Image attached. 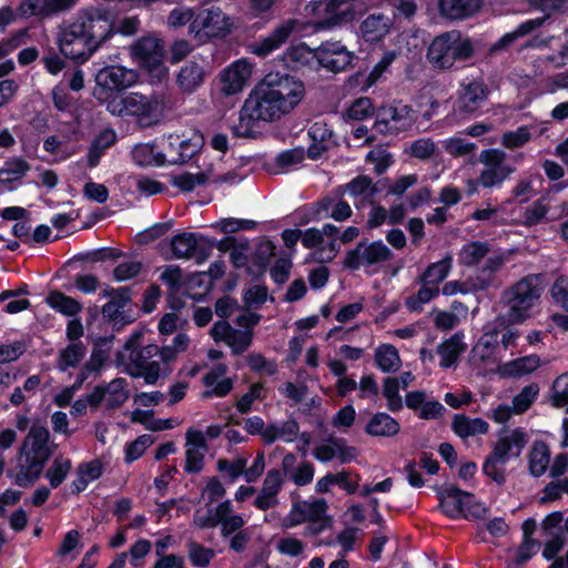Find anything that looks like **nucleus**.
Returning <instances> with one entry per match:
<instances>
[{"mask_svg":"<svg viewBox=\"0 0 568 568\" xmlns=\"http://www.w3.org/2000/svg\"><path fill=\"white\" fill-rule=\"evenodd\" d=\"M45 303L53 311L68 317H75L83 310L82 304L78 300L55 290L48 293Z\"/></svg>","mask_w":568,"mask_h":568,"instance_id":"37","label":"nucleus"},{"mask_svg":"<svg viewBox=\"0 0 568 568\" xmlns=\"http://www.w3.org/2000/svg\"><path fill=\"white\" fill-rule=\"evenodd\" d=\"M132 159L140 166H161L164 165V154L160 150L159 143L136 144L132 150Z\"/></svg>","mask_w":568,"mask_h":568,"instance_id":"38","label":"nucleus"},{"mask_svg":"<svg viewBox=\"0 0 568 568\" xmlns=\"http://www.w3.org/2000/svg\"><path fill=\"white\" fill-rule=\"evenodd\" d=\"M326 510L327 503L322 498L295 501L288 514L281 520V527L290 529L304 523H314L321 524L318 529L321 530L326 519Z\"/></svg>","mask_w":568,"mask_h":568,"instance_id":"13","label":"nucleus"},{"mask_svg":"<svg viewBox=\"0 0 568 568\" xmlns=\"http://www.w3.org/2000/svg\"><path fill=\"white\" fill-rule=\"evenodd\" d=\"M283 485V478L278 470H270L263 481L262 489L254 500L256 508L267 510L277 505V494Z\"/></svg>","mask_w":568,"mask_h":568,"instance_id":"28","label":"nucleus"},{"mask_svg":"<svg viewBox=\"0 0 568 568\" xmlns=\"http://www.w3.org/2000/svg\"><path fill=\"white\" fill-rule=\"evenodd\" d=\"M247 466V460L244 457L237 456L233 459H219L217 469L224 474L230 480L234 481L240 476H244V469Z\"/></svg>","mask_w":568,"mask_h":568,"instance_id":"62","label":"nucleus"},{"mask_svg":"<svg viewBox=\"0 0 568 568\" xmlns=\"http://www.w3.org/2000/svg\"><path fill=\"white\" fill-rule=\"evenodd\" d=\"M498 343V334L496 331H486L477 344L471 349L474 361L487 362L493 358L495 348Z\"/></svg>","mask_w":568,"mask_h":568,"instance_id":"51","label":"nucleus"},{"mask_svg":"<svg viewBox=\"0 0 568 568\" xmlns=\"http://www.w3.org/2000/svg\"><path fill=\"white\" fill-rule=\"evenodd\" d=\"M453 258L447 255L443 260L432 263L422 276L423 283L438 287L452 270Z\"/></svg>","mask_w":568,"mask_h":568,"instance_id":"50","label":"nucleus"},{"mask_svg":"<svg viewBox=\"0 0 568 568\" xmlns=\"http://www.w3.org/2000/svg\"><path fill=\"white\" fill-rule=\"evenodd\" d=\"M85 347L82 343H71L62 349L58 357V368L67 371L70 367H75L84 357Z\"/></svg>","mask_w":568,"mask_h":568,"instance_id":"54","label":"nucleus"},{"mask_svg":"<svg viewBox=\"0 0 568 568\" xmlns=\"http://www.w3.org/2000/svg\"><path fill=\"white\" fill-rule=\"evenodd\" d=\"M30 170L29 163L22 158L16 156L4 162L0 169V182H14L21 180Z\"/></svg>","mask_w":568,"mask_h":568,"instance_id":"52","label":"nucleus"},{"mask_svg":"<svg viewBox=\"0 0 568 568\" xmlns=\"http://www.w3.org/2000/svg\"><path fill=\"white\" fill-rule=\"evenodd\" d=\"M205 71L202 64L191 61L185 63L176 75V84L183 93L195 92L204 82Z\"/></svg>","mask_w":568,"mask_h":568,"instance_id":"31","label":"nucleus"},{"mask_svg":"<svg viewBox=\"0 0 568 568\" xmlns=\"http://www.w3.org/2000/svg\"><path fill=\"white\" fill-rule=\"evenodd\" d=\"M481 0H438L439 13L449 20H464L475 14Z\"/></svg>","mask_w":568,"mask_h":568,"instance_id":"29","label":"nucleus"},{"mask_svg":"<svg viewBox=\"0 0 568 568\" xmlns=\"http://www.w3.org/2000/svg\"><path fill=\"white\" fill-rule=\"evenodd\" d=\"M452 426L456 435L462 438L484 435L489 430V424L485 419L466 415H456Z\"/></svg>","mask_w":568,"mask_h":568,"instance_id":"39","label":"nucleus"},{"mask_svg":"<svg viewBox=\"0 0 568 568\" xmlns=\"http://www.w3.org/2000/svg\"><path fill=\"white\" fill-rule=\"evenodd\" d=\"M233 28L232 19L219 7L200 10L189 27V33L194 37H225Z\"/></svg>","mask_w":568,"mask_h":568,"instance_id":"11","label":"nucleus"},{"mask_svg":"<svg viewBox=\"0 0 568 568\" xmlns=\"http://www.w3.org/2000/svg\"><path fill=\"white\" fill-rule=\"evenodd\" d=\"M400 389L399 379L388 377L384 381L383 395L387 400L388 409L392 412H397L403 407L402 396L399 395Z\"/></svg>","mask_w":568,"mask_h":568,"instance_id":"60","label":"nucleus"},{"mask_svg":"<svg viewBox=\"0 0 568 568\" xmlns=\"http://www.w3.org/2000/svg\"><path fill=\"white\" fill-rule=\"evenodd\" d=\"M333 485H338L347 494H354L357 489V483L349 479V475L346 471H339L336 474H327L316 481L315 490L318 494H325L331 490Z\"/></svg>","mask_w":568,"mask_h":568,"instance_id":"46","label":"nucleus"},{"mask_svg":"<svg viewBox=\"0 0 568 568\" xmlns=\"http://www.w3.org/2000/svg\"><path fill=\"white\" fill-rule=\"evenodd\" d=\"M540 365V357L532 354L503 364L498 373L504 377H521L535 372Z\"/></svg>","mask_w":568,"mask_h":568,"instance_id":"36","label":"nucleus"},{"mask_svg":"<svg viewBox=\"0 0 568 568\" xmlns=\"http://www.w3.org/2000/svg\"><path fill=\"white\" fill-rule=\"evenodd\" d=\"M547 130L545 124L521 125L513 131H506L500 143L507 149H518L527 144L534 136L541 135Z\"/></svg>","mask_w":568,"mask_h":568,"instance_id":"33","label":"nucleus"},{"mask_svg":"<svg viewBox=\"0 0 568 568\" xmlns=\"http://www.w3.org/2000/svg\"><path fill=\"white\" fill-rule=\"evenodd\" d=\"M390 250L381 241L371 244H359L347 255L346 264L351 268L374 265L390 260Z\"/></svg>","mask_w":568,"mask_h":568,"instance_id":"20","label":"nucleus"},{"mask_svg":"<svg viewBox=\"0 0 568 568\" xmlns=\"http://www.w3.org/2000/svg\"><path fill=\"white\" fill-rule=\"evenodd\" d=\"M45 462L20 455L17 470L9 473L14 484L20 487L32 485L41 475Z\"/></svg>","mask_w":568,"mask_h":568,"instance_id":"30","label":"nucleus"},{"mask_svg":"<svg viewBox=\"0 0 568 568\" xmlns=\"http://www.w3.org/2000/svg\"><path fill=\"white\" fill-rule=\"evenodd\" d=\"M202 237L194 233H182L172 239V251L178 258L191 257L200 245Z\"/></svg>","mask_w":568,"mask_h":568,"instance_id":"49","label":"nucleus"},{"mask_svg":"<svg viewBox=\"0 0 568 568\" xmlns=\"http://www.w3.org/2000/svg\"><path fill=\"white\" fill-rule=\"evenodd\" d=\"M488 252L484 243L471 242L463 246L459 253V261L465 265L477 264Z\"/></svg>","mask_w":568,"mask_h":568,"instance_id":"64","label":"nucleus"},{"mask_svg":"<svg viewBox=\"0 0 568 568\" xmlns=\"http://www.w3.org/2000/svg\"><path fill=\"white\" fill-rule=\"evenodd\" d=\"M487 98L485 84L480 80H464L460 84L458 108L466 113L478 110Z\"/></svg>","mask_w":568,"mask_h":568,"instance_id":"26","label":"nucleus"},{"mask_svg":"<svg viewBox=\"0 0 568 568\" xmlns=\"http://www.w3.org/2000/svg\"><path fill=\"white\" fill-rule=\"evenodd\" d=\"M542 292V282L538 275L526 276L507 288L504 294L507 321L521 324L535 317L540 310Z\"/></svg>","mask_w":568,"mask_h":568,"instance_id":"3","label":"nucleus"},{"mask_svg":"<svg viewBox=\"0 0 568 568\" xmlns=\"http://www.w3.org/2000/svg\"><path fill=\"white\" fill-rule=\"evenodd\" d=\"M528 471L532 477L542 476L549 468L550 450L546 443L535 440L530 446L527 456Z\"/></svg>","mask_w":568,"mask_h":568,"instance_id":"34","label":"nucleus"},{"mask_svg":"<svg viewBox=\"0 0 568 568\" xmlns=\"http://www.w3.org/2000/svg\"><path fill=\"white\" fill-rule=\"evenodd\" d=\"M393 26L392 19L384 14H371L361 24V34L366 42H378L386 37Z\"/></svg>","mask_w":568,"mask_h":568,"instance_id":"32","label":"nucleus"},{"mask_svg":"<svg viewBox=\"0 0 568 568\" xmlns=\"http://www.w3.org/2000/svg\"><path fill=\"white\" fill-rule=\"evenodd\" d=\"M346 192L354 197L355 205H358L372 199L375 187L371 179L359 176L346 185Z\"/></svg>","mask_w":568,"mask_h":568,"instance_id":"53","label":"nucleus"},{"mask_svg":"<svg viewBox=\"0 0 568 568\" xmlns=\"http://www.w3.org/2000/svg\"><path fill=\"white\" fill-rule=\"evenodd\" d=\"M305 97L304 83L288 74L268 73L250 92L234 132L248 136L258 122H275L290 114Z\"/></svg>","mask_w":568,"mask_h":568,"instance_id":"1","label":"nucleus"},{"mask_svg":"<svg viewBox=\"0 0 568 568\" xmlns=\"http://www.w3.org/2000/svg\"><path fill=\"white\" fill-rule=\"evenodd\" d=\"M226 372L227 367L224 364H217L211 368L203 378L206 390L202 394V397H224L232 390L233 379L225 376Z\"/></svg>","mask_w":568,"mask_h":568,"instance_id":"27","label":"nucleus"},{"mask_svg":"<svg viewBox=\"0 0 568 568\" xmlns=\"http://www.w3.org/2000/svg\"><path fill=\"white\" fill-rule=\"evenodd\" d=\"M528 434L523 428H508L499 432L491 453L486 457L483 471L496 484L506 481V464L520 456L528 443Z\"/></svg>","mask_w":568,"mask_h":568,"instance_id":"5","label":"nucleus"},{"mask_svg":"<svg viewBox=\"0 0 568 568\" xmlns=\"http://www.w3.org/2000/svg\"><path fill=\"white\" fill-rule=\"evenodd\" d=\"M102 475V464L94 459L79 465L77 478L72 483V490L77 494L83 491L88 485L100 478Z\"/></svg>","mask_w":568,"mask_h":568,"instance_id":"45","label":"nucleus"},{"mask_svg":"<svg viewBox=\"0 0 568 568\" xmlns=\"http://www.w3.org/2000/svg\"><path fill=\"white\" fill-rule=\"evenodd\" d=\"M475 53L474 41L457 30L437 36L428 47L427 59L429 63L443 70L452 69L456 62H464Z\"/></svg>","mask_w":568,"mask_h":568,"instance_id":"6","label":"nucleus"},{"mask_svg":"<svg viewBox=\"0 0 568 568\" xmlns=\"http://www.w3.org/2000/svg\"><path fill=\"white\" fill-rule=\"evenodd\" d=\"M539 387L536 384H530L524 387L518 395L513 399V410L515 414L526 412L532 403L537 399Z\"/></svg>","mask_w":568,"mask_h":568,"instance_id":"61","label":"nucleus"},{"mask_svg":"<svg viewBox=\"0 0 568 568\" xmlns=\"http://www.w3.org/2000/svg\"><path fill=\"white\" fill-rule=\"evenodd\" d=\"M365 430L375 437H392L398 434L399 424L386 413H376L368 420Z\"/></svg>","mask_w":568,"mask_h":568,"instance_id":"40","label":"nucleus"},{"mask_svg":"<svg viewBox=\"0 0 568 568\" xmlns=\"http://www.w3.org/2000/svg\"><path fill=\"white\" fill-rule=\"evenodd\" d=\"M483 169L477 181H468V193L475 194L477 185L485 189H497L515 172V168L507 161V154L499 149H486L479 154Z\"/></svg>","mask_w":568,"mask_h":568,"instance_id":"7","label":"nucleus"},{"mask_svg":"<svg viewBox=\"0 0 568 568\" xmlns=\"http://www.w3.org/2000/svg\"><path fill=\"white\" fill-rule=\"evenodd\" d=\"M550 402L557 408L566 407L568 413V372L557 377L554 382Z\"/></svg>","mask_w":568,"mask_h":568,"instance_id":"57","label":"nucleus"},{"mask_svg":"<svg viewBox=\"0 0 568 568\" xmlns=\"http://www.w3.org/2000/svg\"><path fill=\"white\" fill-rule=\"evenodd\" d=\"M211 336L215 342H224L234 354H241L252 344L253 332L234 329L227 322L219 321L213 325Z\"/></svg>","mask_w":568,"mask_h":568,"instance_id":"21","label":"nucleus"},{"mask_svg":"<svg viewBox=\"0 0 568 568\" xmlns=\"http://www.w3.org/2000/svg\"><path fill=\"white\" fill-rule=\"evenodd\" d=\"M106 109L114 115L134 116L144 126L158 123L169 109V99L164 93L143 95L130 93L114 94L108 102Z\"/></svg>","mask_w":568,"mask_h":568,"instance_id":"4","label":"nucleus"},{"mask_svg":"<svg viewBox=\"0 0 568 568\" xmlns=\"http://www.w3.org/2000/svg\"><path fill=\"white\" fill-rule=\"evenodd\" d=\"M317 60V49L313 50L304 43L291 45L283 54V61L290 69H298Z\"/></svg>","mask_w":568,"mask_h":568,"instance_id":"43","label":"nucleus"},{"mask_svg":"<svg viewBox=\"0 0 568 568\" xmlns=\"http://www.w3.org/2000/svg\"><path fill=\"white\" fill-rule=\"evenodd\" d=\"M194 523L202 528L221 525L222 534L225 536L239 530L245 524L241 515L233 514V506L230 500L220 503L213 509H209L206 514L197 510Z\"/></svg>","mask_w":568,"mask_h":568,"instance_id":"14","label":"nucleus"},{"mask_svg":"<svg viewBox=\"0 0 568 568\" xmlns=\"http://www.w3.org/2000/svg\"><path fill=\"white\" fill-rule=\"evenodd\" d=\"M253 73V65L245 59L231 63L220 72V91L224 95H235L248 84Z\"/></svg>","mask_w":568,"mask_h":568,"instance_id":"18","label":"nucleus"},{"mask_svg":"<svg viewBox=\"0 0 568 568\" xmlns=\"http://www.w3.org/2000/svg\"><path fill=\"white\" fill-rule=\"evenodd\" d=\"M413 121L412 109L405 104L395 103L382 106L377 111L374 126L381 133L394 134L409 128Z\"/></svg>","mask_w":568,"mask_h":568,"instance_id":"16","label":"nucleus"},{"mask_svg":"<svg viewBox=\"0 0 568 568\" xmlns=\"http://www.w3.org/2000/svg\"><path fill=\"white\" fill-rule=\"evenodd\" d=\"M465 349L466 344L464 343V334L455 333L437 346V353L440 357L439 365L444 368L455 365L458 357Z\"/></svg>","mask_w":568,"mask_h":568,"instance_id":"35","label":"nucleus"},{"mask_svg":"<svg viewBox=\"0 0 568 568\" xmlns=\"http://www.w3.org/2000/svg\"><path fill=\"white\" fill-rule=\"evenodd\" d=\"M376 109L369 98L363 97L354 100L343 112V119L347 122L364 121L372 118Z\"/></svg>","mask_w":568,"mask_h":568,"instance_id":"48","label":"nucleus"},{"mask_svg":"<svg viewBox=\"0 0 568 568\" xmlns=\"http://www.w3.org/2000/svg\"><path fill=\"white\" fill-rule=\"evenodd\" d=\"M301 23L296 20H287L280 24L270 36L251 45V52L258 57H266L277 50L288 37L300 31Z\"/></svg>","mask_w":568,"mask_h":568,"instance_id":"23","label":"nucleus"},{"mask_svg":"<svg viewBox=\"0 0 568 568\" xmlns=\"http://www.w3.org/2000/svg\"><path fill=\"white\" fill-rule=\"evenodd\" d=\"M376 366L384 373L397 372L402 366L398 351L392 344H381L375 348Z\"/></svg>","mask_w":568,"mask_h":568,"instance_id":"44","label":"nucleus"},{"mask_svg":"<svg viewBox=\"0 0 568 568\" xmlns=\"http://www.w3.org/2000/svg\"><path fill=\"white\" fill-rule=\"evenodd\" d=\"M113 36V21L103 9L81 11L77 19L60 29L58 47L68 59L85 62Z\"/></svg>","mask_w":568,"mask_h":568,"instance_id":"2","label":"nucleus"},{"mask_svg":"<svg viewBox=\"0 0 568 568\" xmlns=\"http://www.w3.org/2000/svg\"><path fill=\"white\" fill-rule=\"evenodd\" d=\"M49 437V430L44 426L33 425L23 442L21 455L47 462L51 454Z\"/></svg>","mask_w":568,"mask_h":568,"instance_id":"25","label":"nucleus"},{"mask_svg":"<svg viewBox=\"0 0 568 568\" xmlns=\"http://www.w3.org/2000/svg\"><path fill=\"white\" fill-rule=\"evenodd\" d=\"M19 12L22 17H50L55 13L53 3L51 0H24L20 7Z\"/></svg>","mask_w":568,"mask_h":568,"instance_id":"55","label":"nucleus"},{"mask_svg":"<svg viewBox=\"0 0 568 568\" xmlns=\"http://www.w3.org/2000/svg\"><path fill=\"white\" fill-rule=\"evenodd\" d=\"M568 62V31L565 33V39L561 44V49L557 54L547 57H539L534 61L532 77H541L545 73L565 67ZM531 74H527L524 78L518 75V79H514L515 83L519 87L528 85Z\"/></svg>","mask_w":568,"mask_h":568,"instance_id":"24","label":"nucleus"},{"mask_svg":"<svg viewBox=\"0 0 568 568\" xmlns=\"http://www.w3.org/2000/svg\"><path fill=\"white\" fill-rule=\"evenodd\" d=\"M165 164H179L191 159L202 146L203 138L197 132L190 136L169 134L158 141Z\"/></svg>","mask_w":568,"mask_h":568,"instance_id":"12","label":"nucleus"},{"mask_svg":"<svg viewBox=\"0 0 568 568\" xmlns=\"http://www.w3.org/2000/svg\"><path fill=\"white\" fill-rule=\"evenodd\" d=\"M210 180V173H190L183 172L173 175L171 179L172 184L183 192L193 191L196 186L204 184Z\"/></svg>","mask_w":568,"mask_h":568,"instance_id":"56","label":"nucleus"},{"mask_svg":"<svg viewBox=\"0 0 568 568\" xmlns=\"http://www.w3.org/2000/svg\"><path fill=\"white\" fill-rule=\"evenodd\" d=\"M355 55L338 41H326L317 48L318 63L334 72H339L349 67Z\"/></svg>","mask_w":568,"mask_h":568,"instance_id":"19","label":"nucleus"},{"mask_svg":"<svg viewBox=\"0 0 568 568\" xmlns=\"http://www.w3.org/2000/svg\"><path fill=\"white\" fill-rule=\"evenodd\" d=\"M126 372L133 377H142L149 385H153L162 376H166L170 368L161 365L159 362H139L126 368Z\"/></svg>","mask_w":568,"mask_h":568,"instance_id":"41","label":"nucleus"},{"mask_svg":"<svg viewBox=\"0 0 568 568\" xmlns=\"http://www.w3.org/2000/svg\"><path fill=\"white\" fill-rule=\"evenodd\" d=\"M206 452L207 444L204 433L195 428H189L185 434V471L200 473L204 465Z\"/></svg>","mask_w":568,"mask_h":568,"instance_id":"22","label":"nucleus"},{"mask_svg":"<svg viewBox=\"0 0 568 568\" xmlns=\"http://www.w3.org/2000/svg\"><path fill=\"white\" fill-rule=\"evenodd\" d=\"M438 294V287L427 285L426 283H424V285L419 288L417 294L408 297L405 301V305L410 312H418L422 310V306L424 304L430 302Z\"/></svg>","mask_w":568,"mask_h":568,"instance_id":"58","label":"nucleus"},{"mask_svg":"<svg viewBox=\"0 0 568 568\" xmlns=\"http://www.w3.org/2000/svg\"><path fill=\"white\" fill-rule=\"evenodd\" d=\"M338 229L325 224L322 230L308 229L302 234V243L307 248H318L321 261H331L338 251Z\"/></svg>","mask_w":568,"mask_h":568,"instance_id":"17","label":"nucleus"},{"mask_svg":"<svg viewBox=\"0 0 568 568\" xmlns=\"http://www.w3.org/2000/svg\"><path fill=\"white\" fill-rule=\"evenodd\" d=\"M71 469V460L64 457H57L45 476L52 487H58L67 477Z\"/></svg>","mask_w":568,"mask_h":568,"instance_id":"63","label":"nucleus"},{"mask_svg":"<svg viewBox=\"0 0 568 568\" xmlns=\"http://www.w3.org/2000/svg\"><path fill=\"white\" fill-rule=\"evenodd\" d=\"M440 507L443 513L450 518L476 519L484 517L487 513L486 506L474 495L456 487H449L443 491Z\"/></svg>","mask_w":568,"mask_h":568,"instance_id":"9","label":"nucleus"},{"mask_svg":"<svg viewBox=\"0 0 568 568\" xmlns=\"http://www.w3.org/2000/svg\"><path fill=\"white\" fill-rule=\"evenodd\" d=\"M351 3L347 0H315L306 7L314 23L327 28L351 20Z\"/></svg>","mask_w":568,"mask_h":568,"instance_id":"15","label":"nucleus"},{"mask_svg":"<svg viewBox=\"0 0 568 568\" xmlns=\"http://www.w3.org/2000/svg\"><path fill=\"white\" fill-rule=\"evenodd\" d=\"M130 51L133 60L152 78L160 80L168 74L164 63V44L160 39L151 36L143 37L131 47Z\"/></svg>","mask_w":568,"mask_h":568,"instance_id":"8","label":"nucleus"},{"mask_svg":"<svg viewBox=\"0 0 568 568\" xmlns=\"http://www.w3.org/2000/svg\"><path fill=\"white\" fill-rule=\"evenodd\" d=\"M129 302L128 291L124 288L119 290L116 296H114L110 302L103 305L102 314L104 317H108L110 321H118L121 317V313L125 308Z\"/></svg>","mask_w":568,"mask_h":568,"instance_id":"59","label":"nucleus"},{"mask_svg":"<svg viewBox=\"0 0 568 568\" xmlns=\"http://www.w3.org/2000/svg\"><path fill=\"white\" fill-rule=\"evenodd\" d=\"M135 71L119 65H111L101 69L97 75V89L94 95L98 100L109 102L114 95L136 82Z\"/></svg>","mask_w":568,"mask_h":568,"instance_id":"10","label":"nucleus"},{"mask_svg":"<svg viewBox=\"0 0 568 568\" xmlns=\"http://www.w3.org/2000/svg\"><path fill=\"white\" fill-rule=\"evenodd\" d=\"M298 435V425L294 420H286L281 424H272L266 426V433H264V442L272 444L277 439L286 443H292Z\"/></svg>","mask_w":568,"mask_h":568,"instance_id":"47","label":"nucleus"},{"mask_svg":"<svg viewBox=\"0 0 568 568\" xmlns=\"http://www.w3.org/2000/svg\"><path fill=\"white\" fill-rule=\"evenodd\" d=\"M43 150L50 155L45 161L51 163L64 162L78 153V149L68 144L55 135H50L43 141Z\"/></svg>","mask_w":568,"mask_h":568,"instance_id":"42","label":"nucleus"}]
</instances>
